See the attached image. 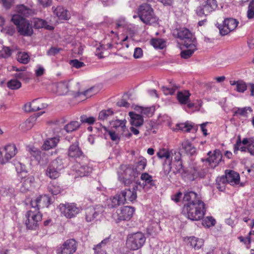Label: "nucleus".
Here are the masks:
<instances>
[{
    "label": "nucleus",
    "mask_w": 254,
    "mask_h": 254,
    "mask_svg": "<svg viewBox=\"0 0 254 254\" xmlns=\"http://www.w3.org/2000/svg\"><path fill=\"white\" fill-rule=\"evenodd\" d=\"M183 201L184 205L182 212L189 219L198 221L203 217L205 212V204L196 193L186 191Z\"/></svg>",
    "instance_id": "1"
},
{
    "label": "nucleus",
    "mask_w": 254,
    "mask_h": 254,
    "mask_svg": "<svg viewBox=\"0 0 254 254\" xmlns=\"http://www.w3.org/2000/svg\"><path fill=\"white\" fill-rule=\"evenodd\" d=\"M11 21L16 26L18 33L24 36H30L33 32L31 24L28 20L19 14H13Z\"/></svg>",
    "instance_id": "2"
},
{
    "label": "nucleus",
    "mask_w": 254,
    "mask_h": 254,
    "mask_svg": "<svg viewBox=\"0 0 254 254\" xmlns=\"http://www.w3.org/2000/svg\"><path fill=\"white\" fill-rule=\"evenodd\" d=\"M138 16L140 20L146 24H153L157 21V17L154 15L153 9L148 4L145 3L140 6L138 10Z\"/></svg>",
    "instance_id": "3"
},
{
    "label": "nucleus",
    "mask_w": 254,
    "mask_h": 254,
    "mask_svg": "<svg viewBox=\"0 0 254 254\" xmlns=\"http://www.w3.org/2000/svg\"><path fill=\"white\" fill-rule=\"evenodd\" d=\"M157 156L161 159H163V170L165 175H168L172 169L173 159L175 157L172 151H169L166 148H161L157 153Z\"/></svg>",
    "instance_id": "4"
},
{
    "label": "nucleus",
    "mask_w": 254,
    "mask_h": 254,
    "mask_svg": "<svg viewBox=\"0 0 254 254\" xmlns=\"http://www.w3.org/2000/svg\"><path fill=\"white\" fill-rule=\"evenodd\" d=\"M135 208L132 206L121 207L113 214L112 218L116 223H119L121 221H128L132 217Z\"/></svg>",
    "instance_id": "5"
},
{
    "label": "nucleus",
    "mask_w": 254,
    "mask_h": 254,
    "mask_svg": "<svg viewBox=\"0 0 254 254\" xmlns=\"http://www.w3.org/2000/svg\"><path fill=\"white\" fill-rule=\"evenodd\" d=\"M235 185L240 182V176L238 173L234 171H229L226 173L225 177H222L217 179V188L221 191L225 189V182Z\"/></svg>",
    "instance_id": "6"
},
{
    "label": "nucleus",
    "mask_w": 254,
    "mask_h": 254,
    "mask_svg": "<svg viewBox=\"0 0 254 254\" xmlns=\"http://www.w3.org/2000/svg\"><path fill=\"white\" fill-rule=\"evenodd\" d=\"M64 168L62 159L57 158L49 165L46 171V175L51 179H56L60 176V171Z\"/></svg>",
    "instance_id": "7"
},
{
    "label": "nucleus",
    "mask_w": 254,
    "mask_h": 254,
    "mask_svg": "<svg viewBox=\"0 0 254 254\" xmlns=\"http://www.w3.org/2000/svg\"><path fill=\"white\" fill-rule=\"evenodd\" d=\"M25 224L27 228L30 230H36L42 220V215L38 211L29 210L25 214Z\"/></svg>",
    "instance_id": "8"
},
{
    "label": "nucleus",
    "mask_w": 254,
    "mask_h": 254,
    "mask_svg": "<svg viewBox=\"0 0 254 254\" xmlns=\"http://www.w3.org/2000/svg\"><path fill=\"white\" fill-rule=\"evenodd\" d=\"M146 238L143 233H136L130 235L127 241V248L132 250H136L140 248L144 244Z\"/></svg>",
    "instance_id": "9"
},
{
    "label": "nucleus",
    "mask_w": 254,
    "mask_h": 254,
    "mask_svg": "<svg viewBox=\"0 0 254 254\" xmlns=\"http://www.w3.org/2000/svg\"><path fill=\"white\" fill-rule=\"evenodd\" d=\"M58 208L61 215L67 218L75 217L81 210L80 208L74 203H61L59 205Z\"/></svg>",
    "instance_id": "10"
},
{
    "label": "nucleus",
    "mask_w": 254,
    "mask_h": 254,
    "mask_svg": "<svg viewBox=\"0 0 254 254\" xmlns=\"http://www.w3.org/2000/svg\"><path fill=\"white\" fill-rule=\"evenodd\" d=\"M178 38L183 41L184 45H190L194 47V42H196L195 38L192 34L187 28H181L177 30Z\"/></svg>",
    "instance_id": "11"
},
{
    "label": "nucleus",
    "mask_w": 254,
    "mask_h": 254,
    "mask_svg": "<svg viewBox=\"0 0 254 254\" xmlns=\"http://www.w3.org/2000/svg\"><path fill=\"white\" fill-rule=\"evenodd\" d=\"M77 244L74 239L65 241L62 246L57 250V254H72L77 250Z\"/></svg>",
    "instance_id": "12"
},
{
    "label": "nucleus",
    "mask_w": 254,
    "mask_h": 254,
    "mask_svg": "<svg viewBox=\"0 0 254 254\" xmlns=\"http://www.w3.org/2000/svg\"><path fill=\"white\" fill-rule=\"evenodd\" d=\"M238 23L239 22L235 19L232 18L225 19L223 25L219 27L220 34L223 36L228 34L236 28Z\"/></svg>",
    "instance_id": "13"
},
{
    "label": "nucleus",
    "mask_w": 254,
    "mask_h": 254,
    "mask_svg": "<svg viewBox=\"0 0 254 254\" xmlns=\"http://www.w3.org/2000/svg\"><path fill=\"white\" fill-rule=\"evenodd\" d=\"M82 163H77L75 165V170L78 175L80 177L88 175L92 171V165L88 159L84 157Z\"/></svg>",
    "instance_id": "14"
},
{
    "label": "nucleus",
    "mask_w": 254,
    "mask_h": 254,
    "mask_svg": "<svg viewBox=\"0 0 254 254\" xmlns=\"http://www.w3.org/2000/svg\"><path fill=\"white\" fill-rule=\"evenodd\" d=\"M51 199L46 194L41 195L31 201L32 207L37 208V210L40 208L48 207L51 203Z\"/></svg>",
    "instance_id": "15"
},
{
    "label": "nucleus",
    "mask_w": 254,
    "mask_h": 254,
    "mask_svg": "<svg viewBox=\"0 0 254 254\" xmlns=\"http://www.w3.org/2000/svg\"><path fill=\"white\" fill-rule=\"evenodd\" d=\"M103 211V207L101 205L90 207L85 210V219L88 222H94Z\"/></svg>",
    "instance_id": "16"
},
{
    "label": "nucleus",
    "mask_w": 254,
    "mask_h": 254,
    "mask_svg": "<svg viewBox=\"0 0 254 254\" xmlns=\"http://www.w3.org/2000/svg\"><path fill=\"white\" fill-rule=\"evenodd\" d=\"M47 107V104L42 102L41 99H35L31 103H26L24 106V110L26 112L37 111Z\"/></svg>",
    "instance_id": "17"
},
{
    "label": "nucleus",
    "mask_w": 254,
    "mask_h": 254,
    "mask_svg": "<svg viewBox=\"0 0 254 254\" xmlns=\"http://www.w3.org/2000/svg\"><path fill=\"white\" fill-rule=\"evenodd\" d=\"M67 155L69 158L76 159L84 157L83 153L79 147V142L76 141L70 145L67 151Z\"/></svg>",
    "instance_id": "18"
},
{
    "label": "nucleus",
    "mask_w": 254,
    "mask_h": 254,
    "mask_svg": "<svg viewBox=\"0 0 254 254\" xmlns=\"http://www.w3.org/2000/svg\"><path fill=\"white\" fill-rule=\"evenodd\" d=\"M137 186L133 187L132 189H125L122 191L121 195L125 203L126 201L133 202L135 201L137 198L136 189Z\"/></svg>",
    "instance_id": "19"
},
{
    "label": "nucleus",
    "mask_w": 254,
    "mask_h": 254,
    "mask_svg": "<svg viewBox=\"0 0 254 254\" xmlns=\"http://www.w3.org/2000/svg\"><path fill=\"white\" fill-rule=\"evenodd\" d=\"M211 153L210 151L208 152V155H209V157L206 161L209 163L210 166L214 168L221 162L222 155L219 150H215L211 155Z\"/></svg>",
    "instance_id": "20"
},
{
    "label": "nucleus",
    "mask_w": 254,
    "mask_h": 254,
    "mask_svg": "<svg viewBox=\"0 0 254 254\" xmlns=\"http://www.w3.org/2000/svg\"><path fill=\"white\" fill-rule=\"evenodd\" d=\"M54 13L60 19L67 20L70 18L69 12L62 6H58L55 9L53 7Z\"/></svg>",
    "instance_id": "21"
},
{
    "label": "nucleus",
    "mask_w": 254,
    "mask_h": 254,
    "mask_svg": "<svg viewBox=\"0 0 254 254\" xmlns=\"http://www.w3.org/2000/svg\"><path fill=\"white\" fill-rule=\"evenodd\" d=\"M15 11L17 13L16 14L24 17H28L34 13V11L23 4L18 5L16 7Z\"/></svg>",
    "instance_id": "22"
},
{
    "label": "nucleus",
    "mask_w": 254,
    "mask_h": 254,
    "mask_svg": "<svg viewBox=\"0 0 254 254\" xmlns=\"http://www.w3.org/2000/svg\"><path fill=\"white\" fill-rule=\"evenodd\" d=\"M129 116L130 117V123L132 126L138 127L142 125L143 119L142 116L132 112H129Z\"/></svg>",
    "instance_id": "23"
},
{
    "label": "nucleus",
    "mask_w": 254,
    "mask_h": 254,
    "mask_svg": "<svg viewBox=\"0 0 254 254\" xmlns=\"http://www.w3.org/2000/svg\"><path fill=\"white\" fill-rule=\"evenodd\" d=\"M57 93L59 95H64L69 90V82L63 81L58 83L56 85Z\"/></svg>",
    "instance_id": "24"
},
{
    "label": "nucleus",
    "mask_w": 254,
    "mask_h": 254,
    "mask_svg": "<svg viewBox=\"0 0 254 254\" xmlns=\"http://www.w3.org/2000/svg\"><path fill=\"white\" fill-rule=\"evenodd\" d=\"M59 141V137L49 138L45 141L42 147L45 150H49L56 147Z\"/></svg>",
    "instance_id": "25"
},
{
    "label": "nucleus",
    "mask_w": 254,
    "mask_h": 254,
    "mask_svg": "<svg viewBox=\"0 0 254 254\" xmlns=\"http://www.w3.org/2000/svg\"><path fill=\"white\" fill-rule=\"evenodd\" d=\"M9 160L14 157L18 152L17 148L14 144L9 143L3 146Z\"/></svg>",
    "instance_id": "26"
},
{
    "label": "nucleus",
    "mask_w": 254,
    "mask_h": 254,
    "mask_svg": "<svg viewBox=\"0 0 254 254\" xmlns=\"http://www.w3.org/2000/svg\"><path fill=\"white\" fill-rule=\"evenodd\" d=\"M190 94L188 91L179 92L177 94V99L181 104H188L190 102Z\"/></svg>",
    "instance_id": "27"
},
{
    "label": "nucleus",
    "mask_w": 254,
    "mask_h": 254,
    "mask_svg": "<svg viewBox=\"0 0 254 254\" xmlns=\"http://www.w3.org/2000/svg\"><path fill=\"white\" fill-rule=\"evenodd\" d=\"M137 28L134 24L128 23L127 25V27L124 29V30L127 33V35L122 40V41H126L128 39V36L130 37H133L135 33L137 31Z\"/></svg>",
    "instance_id": "28"
},
{
    "label": "nucleus",
    "mask_w": 254,
    "mask_h": 254,
    "mask_svg": "<svg viewBox=\"0 0 254 254\" xmlns=\"http://www.w3.org/2000/svg\"><path fill=\"white\" fill-rule=\"evenodd\" d=\"M173 162L176 166V170L174 171V173H180L183 171L182 163L181 161V154L179 153L175 152V157L173 159Z\"/></svg>",
    "instance_id": "29"
},
{
    "label": "nucleus",
    "mask_w": 254,
    "mask_h": 254,
    "mask_svg": "<svg viewBox=\"0 0 254 254\" xmlns=\"http://www.w3.org/2000/svg\"><path fill=\"white\" fill-rule=\"evenodd\" d=\"M123 203H124L123 199L121 194H119L110 198L108 206L109 208H113Z\"/></svg>",
    "instance_id": "30"
},
{
    "label": "nucleus",
    "mask_w": 254,
    "mask_h": 254,
    "mask_svg": "<svg viewBox=\"0 0 254 254\" xmlns=\"http://www.w3.org/2000/svg\"><path fill=\"white\" fill-rule=\"evenodd\" d=\"M189 243L190 246L195 250H198L203 245V240L201 239L197 238L195 237H190L189 239Z\"/></svg>",
    "instance_id": "31"
},
{
    "label": "nucleus",
    "mask_w": 254,
    "mask_h": 254,
    "mask_svg": "<svg viewBox=\"0 0 254 254\" xmlns=\"http://www.w3.org/2000/svg\"><path fill=\"white\" fill-rule=\"evenodd\" d=\"M244 145H247V150L251 155H254V139L253 138H244L242 140Z\"/></svg>",
    "instance_id": "32"
},
{
    "label": "nucleus",
    "mask_w": 254,
    "mask_h": 254,
    "mask_svg": "<svg viewBox=\"0 0 254 254\" xmlns=\"http://www.w3.org/2000/svg\"><path fill=\"white\" fill-rule=\"evenodd\" d=\"M16 59L20 63L27 64L29 62L30 57L27 53L19 52L16 55Z\"/></svg>",
    "instance_id": "33"
},
{
    "label": "nucleus",
    "mask_w": 254,
    "mask_h": 254,
    "mask_svg": "<svg viewBox=\"0 0 254 254\" xmlns=\"http://www.w3.org/2000/svg\"><path fill=\"white\" fill-rule=\"evenodd\" d=\"M186 48H188L187 50L183 51L181 53V57L184 59H188L190 56H192L193 53H194V51L196 49V42H194V47H192L190 46L189 45H184Z\"/></svg>",
    "instance_id": "34"
},
{
    "label": "nucleus",
    "mask_w": 254,
    "mask_h": 254,
    "mask_svg": "<svg viewBox=\"0 0 254 254\" xmlns=\"http://www.w3.org/2000/svg\"><path fill=\"white\" fill-rule=\"evenodd\" d=\"M109 241L108 239H105L102 241V242L97 245L94 248V252L96 254H106L105 251L104 250V248L105 247L106 244L108 243Z\"/></svg>",
    "instance_id": "35"
},
{
    "label": "nucleus",
    "mask_w": 254,
    "mask_h": 254,
    "mask_svg": "<svg viewBox=\"0 0 254 254\" xmlns=\"http://www.w3.org/2000/svg\"><path fill=\"white\" fill-rule=\"evenodd\" d=\"M36 119L35 117H31L27 119L24 123L21 124V128L23 130H27L31 129L35 124Z\"/></svg>",
    "instance_id": "36"
},
{
    "label": "nucleus",
    "mask_w": 254,
    "mask_h": 254,
    "mask_svg": "<svg viewBox=\"0 0 254 254\" xmlns=\"http://www.w3.org/2000/svg\"><path fill=\"white\" fill-rule=\"evenodd\" d=\"M35 179L33 176H30L26 178L22 184L21 191H26L30 189L32 185L34 183Z\"/></svg>",
    "instance_id": "37"
},
{
    "label": "nucleus",
    "mask_w": 254,
    "mask_h": 254,
    "mask_svg": "<svg viewBox=\"0 0 254 254\" xmlns=\"http://www.w3.org/2000/svg\"><path fill=\"white\" fill-rule=\"evenodd\" d=\"M204 5V8L207 13H209L214 10L217 6L215 0H207Z\"/></svg>",
    "instance_id": "38"
},
{
    "label": "nucleus",
    "mask_w": 254,
    "mask_h": 254,
    "mask_svg": "<svg viewBox=\"0 0 254 254\" xmlns=\"http://www.w3.org/2000/svg\"><path fill=\"white\" fill-rule=\"evenodd\" d=\"M28 152L38 162H40L43 155V153L35 147H30L28 149Z\"/></svg>",
    "instance_id": "39"
},
{
    "label": "nucleus",
    "mask_w": 254,
    "mask_h": 254,
    "mask_svg": "<svg viewBox=\"0 0 254 254\" xmlns=\"http://www.w3.org/2000/svg\"><path fill=\"white\" fill-rule=\"evenodd\" d=\"M49 191L53 195H57L61 192V189L57 182H51L48 186Z\"/></svg>",
    "instance_id": "40"
},
{
    "label": "nucleus",
    "mask_w": 254,
    "mask_h": 254,
    "mask_svg": "<svg viewBox=\"0 0 254 254\" xmlns=\"http://www.w3.org/2000/svg\"><path fill=\"white\" fill-rule=\"evenodd\" d=\"M182 146L186 152L189 154L193 155L195 153V148L188 141H184L182 143Z\"/></svg>",
    "instance_id": "41"
},
{
    "label": "nucleus",
    "mask_w": 254,
    "mask_h": 254,
    "mask_svg": "<svg viewBox=\"0 0 254 254\" xmlns=\"http://www.w3.org/2000/svg\"><path fill=\"white\" fill-rule=\"evenodd\" d=\"M127 121L126 120H116L115 121H113L111 123V125L116 128H121L122 130L124 132L125 129H126V124Z\"/></svg>",
    "instance_id": "42"
},
{
    "label": "nucleus",
    "mask_w": 254,
    "mask_h": 254,
    "mask_svg": "<svg viewBox=\"0 0 254 254\" xmlns=\"http://www.w3.org/2000/svg\"><path fill=\"white\" fill-rule=\"evenodd\" d=\"M80 127V124L77 121H72L66 125L64 127V129L67 132H71L76 130Z\"/></svg>",
    "instance_id": "43"
},
{
    "label": "nucleus",
    "mask_w": 254,
    "mask_h": 254,
    "mask_svg": "<svg viewBox=\"0 0 254 254\" xmlns=\"http://www.w3.org/2000/svg\"><path fill=\"white\" fill-rule=\"evenodd\" d=\"M151 44L155 49H163L166 46V42L161 39H153Z\"/></svg>",
    "instance_id": "44"
},
{
    "label": "nucleus",
    "mask_w": 254,
    "mask_h": 254,
    "mask_svg": "<svg viewBox=\"0 0 254 254\" xmlns=\"http://www.w3.org/2000/svg\"><path fill=\"white\" fill-rule=\"evenodd\" d=\"M140 179L144 182L145 185H149L150 186H153L154 185L152 176L147 173H142L140 176Z\"/></svg>",
    "instance_id": "45"
},
{
    "label": "nucleus",
    "mask_w": 254,
    "mask_h": 254,
    "mask_svg": "<svg viewBox=\"0 0 254 254\" xmlns=\"http://www.w3.org/2000/svg\"><path fill=\"white\" fill-rule=\"evenodd\" d=\"M202 105V101L201 100H197L194 103H190L187 104L189 109H191L193 111H198Z\"/></svg>",
    "instance_id": "46"
},
{
    "label": "nucleus",
    "mask_w": 254,
    "mask_h": 254,
    "mask_svg": "<svg viewBox=\"0 0 254 254\" xmlns=\"http://www.w3.org/2000/svg\"><path fill=\"white\" fill-rule=\"evenodd\" d=\"M7 87L11 90H16L21 86V83L16 79H11L7 83Z\"/></svg>",
    "instance_id": "47"
},
{
    "label": "nucleus",
    "mask_w": 254,
    "mask_h": 254,
    "mask_svg": "<svg viewBox=\"0 0 254 254\" xmlns=\"http://www.w3.org/2000/svg\"><path fill=\"white\" fill-rule=\"evenodd\" d=\"M242 141L241 140V137L239 136L237 139V142L234 145V153H236L237 152L240 150L242 152H246L247 150V147L243 146Z\"/></svg>",
    "instance_id": "48"
},
{
    "label": "nucleus",
    "mask_w": 254,
    "mask_h": 254,
    "mask_svg": "<svg viewBox=\"0 0 254 254\" xmlns=\"http://www.w3.org/2000/svg\"><path fill=\"white\" fill-rule=\"evenodd\" d=\"M10 161L3 147H0V164H5Z\"/></svg>",
    "instance_id": "49"
},
{
    "label": "nucleus",
    "mask_w": 254,
    "mask_h": 254,
    "mask_svg": "<svg viewBox=\"0 0 254 254\" xmlns=\"http://www.w3.org/2000/svg\"><path fill=\"white\" fill-rule=\"evenodd\" d=\"M113 111L111 109L105 110L101 111L98 116V119L101 121H104L108 119V118L113 114Z\"/></svg>",
    "instance_id": "50"
},
{
    "label": "nucleus",
    "mask_w": 254,
    "mask_h": 254,
    "mask_svg": "<svg viewBox=\"0 0 254 254\" xmlns=\"http://www.w3.org/2000/svg\"><path fill=\"white\" fill-rule=\"evenodd\" d=\"M128 23V22L126 20L125 17H121L116 20V28L118 29L122 28L124 30Z\"/></svg>",
    "instance_id": "51"
},
{
    "label": "nucleus",
    "mask_w": 254,
    "mask_h": 254,
    "mask_svg": "<svg viewBox=\"0 0 254 254\" xmlns=\"http://www.w3.org/2000/svg\"><path fill=\"white\" fill-rule=\"evenodd\" d=\"M215 224V219L212 217H206L202 221V224L206 227H210L214 226Z\"/></svg>",
    "instance_id": "52"
},
{
    "label": "nucleus",
    "mask_w": 254,
    "mask_h": 254,
    "mask_svg": "<svg viewBox=\"0 0 254 254\" xmlns=\"http://www.w3.org/2000/svg\"><path fill=\"white\" fill-rule=\"evenodd\" d=\"M147 160L143 157H139L137 162V168L139 171H143L146 166Z\"/></svg>",
    "instance_id": "53"
},
{
    "label": "nucleus",
    "mask_w": 254,
    "mask_h": 254,
    "mask_svg": "<svg viewBox=\"0 0 254 254\" xmlns=\"http://www.w3.org/2000/svg\"><path fill=\"white\" fill-rule=\"evenodd\" d=\"M138 109L142 115L147 117L151 116L154 112V109L152 107L143 108L142 107H139Z\"/></svg>",
    "instance_id": "54"
},
{
    "label": "nucleus",
    "mask_w": 254,
    "mask_h": 254,
    "mask_svg": "<svg viewBox=\"0 0 254 254\" xmlns=\"http://www.w3.org/2000/svg\"><path fill=\"white\" fill-rule=\"evenodd\" d=\"M250 111V112H252V108L249 107H246L244 108H238L235 111L234 115H239L243 116H247V111Z\"/></svg>",
    "instance_id": "55"
},
{
    "label": "nucleus",
    "mask_w": 254,
    "mask_h": 254,
    "mask_svg": "<svg viewBox=\"0 0 254 254\" xmlns=\"http://www.w3.org/2000/svg\"><path fill=\"white\" fill-rule=\"evenodd\" d=\"M32 22L36 28H41L46 27L47 22L40 18H35L33 19Z\"/></svg>",
    "instance_id": "56"
},
{
    "label": "nucleus",
    "mask_w": 254,
    "mask_h": 254,
    "mask_svg": "<svg viewBox=\"0 0 254 254\" xmlns=\"http://www.w3.org/2000/svg\"><path fill=\"white\" fill-rule=\"evenodd\" d=\"M247 17L250 19H254V0H252L249 3L247 11Z\"/></svg>",
    "instance_id": "57"
},
{
    "label": "nucleus",
    "mask_w": 254,
    "mask_h": 254,
    "mask_svg": "<svg viewBox=\"0 0 254 254\" xmlns=\"http://www.w3.org/2000/svg\"><path fill=\"white\" fill-rule=\"evenodd\" d=\"M94 88L91 87L90 88L88 89L87 90L84 91L83 92H79L77 93V96H80L81 95H83L86 98L88 97H91L94 94H96V91H94Z\"/></svg>",
    "instance_id": "58"
},
{
    "label": "nucleus",
    "mask_w": 254,
    "mask_h": 254,
    "mask_svg": "<svg viewBox=\"0 0 254 254\" xmlns=\"http://www.w3.org/2000/svg\"><path fill=\"white\" fill-rule=\"evenodd\" d=\"M80 121L82 123L92 125L95 122V118L93 117H88L86 115H83L80 117Z\"/></svg>",
    "instance_id": "59"
},
{
    "label": "nucleus",
    "mask_w": 254,
    "mask_h": 254,
    "mask_svg": "<svg viewBox=\"0 0 254 254\" xmlns=\"http://www.w3.org/2000/svg\"><path fill=\"white\" fill-rule=\"evenodd\" d=\"M162 89L164 94H165L166 95H172L175 93V92L177 90V87L176 86H174L171 87L163 86L162 87Z\"/></svg>",
    "instance_id": "60"
},
{
    "label": "nucleus",
    "mask_w": 254,
    "mask_h": 254,
    "mask_svg": "<svg viewBox=\"0 0 254 254\" xmlns=\"http://www.w3.org/2000/svg\"><path fill=\"white\" fill-rule=\"evenodd\" d=\"M0 56L2 58H6L9 57L11 54V51L9 48L5 47H3L2 50L0 52Z\"/></svg>",
    "instance_id": "61"
},
{
    "label": "nucleus",
    "mask_w": 254,
    "mask_h": 254,
    "mask_svg": "<svg viewBox=\"0 0 254 254\" xmlns=\"http://www.w3.org/2000/svg\"><path fill=\"white\" fill-rule=\"evenodd\" d=\"M247 89L246 84L243 81H239L236 86V90L239 92H244Z\"/></svg>",
    "instance_id": "62"
},
{
    "label": "nucleus",
    "mask_w": 254,
    "mask_h": 254,
    "mask_svg": "<svg viewBox=\"0 0 254 254\" xmlns=\"http://www.w3.org/2000/svg\"><path fill=\"white\" fill-rule=\"evenodd\" d=\"M196 14L200 17L203 15H207L208 13H207L204 8V5H200L198 6L196 9Z\"/></svg>",
    "instance_id": "63"
},
{
    "label": "nucleus",
    "mask_w": 254,
    "mask_h": 254,
    "mask_svg": "<svg viewBox=\"0 0 254 254\" xmlns=\"http://www.w3.org/2000/svg\"><path fill=\"white\" fill-rule=\"evenodd\" d=\"M105 51V48L102 46H100L96 48L95 55L99 58H102L105 57L104 55Z\"/></svg>",
    "instance_id": "64"
}]
</instances>
